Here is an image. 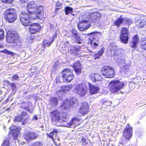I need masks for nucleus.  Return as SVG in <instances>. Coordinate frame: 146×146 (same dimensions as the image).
Here are the masks:
<instances>
[{"mask_svg":"<svg viewBox=\"0 0 146 146\" xmlns=\"http://www.w3.org/2000/svg\"><path fill=\"white\" fill-rule=\"evenodd\" d=\"M3 52L8 54L11 55V56H13L14 54L13 52H11L9 50L5 49L4 50Z\"/></svg>","mask_w":146,"mask_h":146,"instance_id":"46","label":"nucleus"},{"mask_svg":"<svg viewBox=\"0 0 146 146\" xmlns=\"http://www.w3.org/2000/svg\"><path fill=\"white\" fill-rule=\"evenodd\" d=\"M7 103V102L5 100V101H4L3 102V104H6Z\"/></svg>","mask_w":146,"mask_h":146,"instance_id":"62","label":"nucleus"},{"mask_svg":"<svg viewBox=\"0 0 146 146\" xmlns=\"http://www.w3.org/2000/svg\"><path fill=\"white\" fill-rule=\"evenodd\" d=\"M77 121V118L75 117L72 119L70 121L67 123L66 125H63L62 124H61L60 125H58L59 126H62L63 125L64 127H69L72 125L75 121Z\"/></svg>","mask_w":146,"mask_h":146,"instance_id":"31","label":"nucleus"},{"mask_svg":"<svg viewBox=\"0 0 146 146\" xmlns=\"http://www.w3.org/2000/svg\"><path fill=\"white\" fill-rule=\"evenodd\" d=\"M130 63L126 64L123 66L122 68L123 70L125 72H126L128 71L129 69L130 68Z\"/></svg>","mask_w":146,"mask_h":146,"instance_id":"38","label":"nucleus"},{"mask_svg":"<svg viewBox=\"0 0 146 146\" xmlns=\"http://www.w3.org/2000/svg\"><path fill=\"white\" fill-rule=\"evenodd\" d=\"M9 129H10L9 131V133L12 135L14 139H17L21 128L16 126L12 125L9 128Z\"/></svg>","mask_w":146,"mask_h":146,"instance_id":"15","label":"nucleus"},{"mask_svg":"<svg viewBox=\"0 0 146 146\" xmlns=\"http://www.w3.org/2000/svg\"><path fill=\"white\" fill-rule=\"evenodd\" d=\"M122 54V53L120 49H118L114 51L113 57L115 61L117 62L118 64H123L125 62L124 58L121 56Z\"/></svg>","mask_w":146,"mask_h":146,"instance_id":"8","label":"nucleus"},{"mask_svg":"<svg viewBox=\"0 0 146 146\" xmlns=\"http://www.w3.org/2000/svg\"><path fill=\"white\" fill-rule=\"evenodd\" d=\"M87 86L85 84H83L77 85L75 88L76 92L81 96L85 95L87 93Z\"/></svg>","mask_w":146,"mask_h":146,"instance_id":"11","label":"nucleus"},{"mask_svg":"<svg viewBox=\"0 0 146 146\" xmlns=\"http://www.w3.org/2000/svg\"><path fill=\"white\" fill-rule=\"evenodd\" d=\"M72 70L69 68H66L62 72V76L65 79V81L70 82L74 78V75Z\"/></svg>","mask_w":146,"mask_h":146,"instance_id":"9","label":"nucleus"},{"mask_svg":"<svg viewBox=\"0 0 146 146\" xmlns=\"http://www.w3.org/2000/svg\"><path fill=\"white\" fill-rule=\"evenodd\" d=\"M38 119V117L36 115H35L33 118V120H37Z\"/></svg>","mask_w":146,"mask_h":146,"instance_id":"58","label":"nucleus"},{"mask_svg":"<svg viewBox=\"0 0 146 146\" xmlns=\"http://www.w3.org/2000/svg\"><path fill=\"white\" fill-rule=\"evenodd\" d=\"M124 22H126L128 25H131L133 21L131 19L128 18H124Z\"/></svg>","mask_w":146,"mask_h":146,"instance_id":"43","label":"nucleus"},{"mask_svg":"<svg viewBox=\"0 0 146 146\" xmlns=\"http://www.w3.org/2000/svg\"><path fill=\"white\" fill-rule=\"evenodd\" d=\"M89 106L86 102H84L82 104L79 110V112L82 115L87 114L89 111Z\"/></svg>","mask_w":146,"mask_h":146,"instance_id":"18","label":"nucleus"},{"mask_svg":"<svg viewBox=\"0 0 146 146\" xmlns=\"http://www.w3.org/2000/svg\"><path fill=\"white\" fill-rule=\"evenodd\" d=\"M64 10L66 14L68 15L69 13H72L73 9L70 7L67 6L65 7Z\"/></svg>","mask_w":146,"mask_h":146,"instance_id":"36","label":"nucleus"},{"mask_svg":"<svg viewBox=\"0 0 146 146\" xmlns=\"http://www.w3.org/2000/svg\"><path fill=\"white\" fill-rule=\"evenodd\" d=\"M12 95L11 94H10V95H9V97L7 98V99L6 100V101L8 103V102L9 101V97H10L11 95Z\"/></svg>","mask_w":146,"mask_h":146,"instance_id":"61","label":"nucleus"},{"mask_svg":"<svg viewBox=\"0 0 146 146\" xmlns=\"http://www.w3.org/2000/svg\"><path fill=\"white\" fill-rule=\"evenodd\" d=\"M37 7V4L34 1L29 2L27 6V10L29 13H32V12L35 11Z\"/></svg>","mask_w":146,"mask_h":146,"instance_id":"19","label":"nucleus"},{"mask_svg":"<svg viewBox=\"0 0 146 146\" xmlns=\"http://www.w3.org/2000/svg\"><path fill=\"white\" fill-rule=\"evenodd\" d=\"M124 18H122L121 17L118 18L114 22L115 25L119 27L122 22L124 21Z\"/></svg>","mask_w":146,"mask_h":146,"instance_id":"32","label":"nucleus"},{"mask_svg":"<svg viewBox=\"0 0 146 146\" xmlns=\"http://www.w3.org/2000/svg\"><path fill=\"white\" fill-rule=\"evenodd\" d=\"M74 71L76 72V74L77 75H79L81 73L82 68L74 69Z\"/></svg>","mask_w":146,"mask_h":146,"instance_id":"45","label":"nucleus"},{"mask_svg":"<svg viewBox=\"0 0 146 146\" xmlns=\"http://www.w3.org/2000/svg\"><path fill=\"white\" fill-rule=\"evenodd\" d=\"M129 124L128 123L126 125V128H125L123 131V136L126 139H123L121 138L120 143L122 145H124L127 141H129L132 136V128L131 127H129Z\"/></svg>","mask_w":146,"mask_h":146,"instance_id":"4","label":"nucleus"},{"mask_svg":"<svg viewBox=\"0 0 146 146\" xmlns=\"http://www.w3.org/2000/svg\"><path fill=\"white\" fill-rule=\"evenodd\" d=\"M20 1L22 2L25 3L27 2L28 0H20Z\"/></svg>","mask_w":146,"mask_h":146,"instance_id":"60","label":"nucleus"},{"mask_svg":"<svg viewBox=\"0 0 146 146\" xmlns=\"http://www.w3.org/2000/svg\"><path fill=\"white\" fill-rule=\"evenodd\" d=\"M56 9H61L62 7V4L60 2H57L56 4Z\"/></svg>","mask_w":146,"mask_h":146,"instance_id":"47","label":"nucleus"},{"mask_svg":"<svg viewBox=\"0 0 146 146\" xmlns=\"http://www.w3.org/2000/svg\"><path fill=\"white\" fill-rule=\"evenodd\" d=\"M110 90L113 93H116L123 88L125 86L123 82L117 80H112L110 82Z\"/></svg>","mask_w":146,"mask_h":146,"instance_id":"3","label":"nucleus"},{"mask_svg":"<svg viewBox=\"0 0 146 146\" xmlns=\"http://www.w3.org/2000/svg\"><path fill=\"white\" fill-rule=\"evenodd\" d=\"M29 13L31 14V17L33 19H38L41 20L44 17V14L42 12L39 13L36 11H33L32 13Z\"/></svg>","mask_w":146,"mask_h":146,"instance_id":"21","label":"nucleus"},{"mask_svg":"<svg viewBox=\"0 0 146 146\" xmlns=\"http://www.w3.org/2000/svg\"><path fill=\"white\" fill-rule=\"evenodd\" d=\"M28 106H29L27 104L23 102L20 104L19 106L20 108L26 110L28 109Z\"/></svg>","mask_w":146,"mask_h":146,"instance_id":"41","label":"nucleus"},{"mask_svg":"<svg viewBox=\"0 0 146 146\" xmlns=\"http://www.w3.org/2000/svg\"><path fill=\"white\" fill-rule=\"evenodd\" d=\"M29 116L25 111H23L20 115L17 116L14 119L15 121L27 122Z\"/></svg>","mask_w":146,"mask_h":146,"instance_id":"13","label":"nucleus"},{"mask_svg":"<svg viewBox=\"0 0 146 146\" xmlns=\"http://www.w3.org/2000/svg\"><path fill=\"white\" fill-rule=\"evenodd\" d=\"M24 143V142H22L20 143V144L22 145H23Z\"/></svg>","mask_w":146,"mask_h":146,"instance_id":"64","label":"nucleus"},{"mask_svg":"<svg viewBox=\"0 0 146 146\" xmlns=\"http://www.w3.org/2000/svg\"><path fill=\"white\" fill-rule=\"evenodd\" d=\"M50 116L52 123L54 125H60L62 123V120L61 119L60 114L57 110H54L51 112Z\"/></svg>","mask_w":146,"mask_h":146,"instance_id":"6","label":"nucleus"},{"mask_svg":"<svg viewBox=\"0 0 146 146\" xmlns=\"http://www.w3.org/2000/svg\"><path fill=\"white\" fill-rule=\"evenodd\" d=\"M6 38L8 43H13V46H16L17 48L22 46L19 41L18 35L17 33L11 31H8Z\"/></svg>","mask_w":146,"mask_h":146,"instance_id":"1","label":"nucleus"},{"mask_svg":"<svg viewBox=\"0 0 146 146\" xmlns=\"http://www.w3.org/2000/svg\"><path fill=\"white\" fill-rule=\"evenodd\" d=\"M62 123L64 121H67L69 119L68 116V115L67 113H62Z\"/></svg>","mask_w":146,"mask_h":146,"instance_id":"34","label":"nucleus"},{"mask_svg":"<svg viewBox=\"0 0 146 146\" xmlns=\"http://www.w3.org/2000/svg\"><path fill=\"white\" fill-rule=\"evenodd\" d=\"M7 84L10 86L12 92L11 94L12 95H13L15 94L17 90V87L15 83H11L9 81H7Z\"/></svg>","mask_w":146,"mask_h":146,"instance_id":"29","label":"nucleus"},{"mask_svg":"<svg viewBox=\"0 0 146 146\" xmlns=\"http://www.w3.org/2000/svg\"><path fill=\"white\" fill-rule=\"evenodd\" d=\"M2 2L6 3H11L13 1V0H1Z\"/></svg>","mask_w":146,"mask_h":146,"instance_id":"54","label":"nucleus"},{"mask_svg":"<svg viewBox=\"0 0 146 146\" xmlns=\"http://www.w3.org/2000/svg\"><path fill=\"white\" fill-rule=\"evenodd\" d=\"M42 145L41 142L38 141L33 143L31 146H41Z\"/></svg>","mask_w":146,"mask_h":146,"instance_id":"50","label":"nucleus"},{"mask_svg":"<svg viewBox=\"0 0 146 146\" xmlns=\"http://www.w3.org/2000/svg\"><path fill=\"white\" fill-rule=\"evenodd\" d=\"M90 22L87 20H82L80 21L78 24V29L81 31H83L88 29L90 26Z\"/></svg>","mask_w":146,"mask_h":146,"instance_id":"12","label":"nucleus"},{"mask_svg":"<svg viewBox=\"0 0 146 146\" xmlns=\"http://www.w3.org/2000/svg\"><path fill=\"white\" fill-rule=\"evenodd\" d=\"M118 50L117 49V47L115 45H112L111 48L110 49V50L111 52L115 51L116 50Z\"/></svg>","mask_w":146,"mask_h":146,"instance_id":"51","label":"nucleus"},{"mask_svg":"<svg viewBox=\"0 0 146 146\" xmlns=\"http://www.w3.org/2000/svg\"><path fill=\"white\" fill-rule=\"evenodd\" d=\"M139 39L137 35L134 36L132 38L131 43V47L133 48L136 47L138 45L139 42Z\"/></svg>","mask_w":146,"mask_h":146,"instance_id":"23","label":"nucleus"},{"mask_svg":"<svg viewBox=\"0 0 146 146\" xmlns=\"http://www.w3.org/2000/svg\"><path fill=\"white\" fill-rule=\"evenodd\" d=\"M5 19L8 22H14L17 19V15L16 10L13 8L6 9L4 13Z\"/></svg>","mask_w":146,"mask_h":146,"instance_id":"2","label":"nucleus"},{"mask_svg":"<svg viewBox=\"0 0 146 146\" xmlns=\"http://www.w3.org/2000/svg\"><path fill=\"white\" fill-rule=\"evenodd\" d=\"M30 25L29 30L31 34H35L40 30V26L38 23H31Z\"/></svg>","mask_w":146,"mask_h":146,"instance_id":"17","label":"nucleus"},{"mask_svg":"<svg viewBox=\"0 0 146 146\" xmlns=\"http://www.w3.org/2000/svg\"><path fill=\"white\" fill-rule=\"evenodd\" d=\"M58 101V99L55 97H52L50 99V104L53 105H57Z\"/></svg>","mask_w":146,"mask_h":146,"instance_id":"35","label":"nucleus"},{"mask_svg":"<svg viewBox=\"0 0 146 146\" xmlns=\"http://www.w3.org/2000/svg\"><path fill=\"white\" fill-rule=\"evenodd\" d=\"M101 74L106 78H111L115 75V71L112 67L105 66L102 68Z\"/></svg>","mask_w":146,"mask_h":146,"instance_id":"5","label":"nucleus"},{"mask_svg":"<svg viewBox=\"0 0 146 146\" xmlns=\"http://www.w3.org/2000/svg\"><path fill=\"white\" fill-rule=\"evenodd\" d=\"M39 135L38 134L37 132H30L25 133L23 137L27 141H31L36 139Z\"/></svg>","mask_w":146,"mask_h":146,"instance_id":"16","label":"nucleus"},{"mask_svg":"<svg viewBox=\"0 0 146 146\" xmlns=\"http://www.w3.org/2000/svg\"><path fill=\"white\" fill-rule=\"evenodd\" d=\"M57 131L56 129H54L50 133H47L46 135L49 137L52 138L53 141H54L56 138L57 139L58 138V135L57 134Z\"/></svg>","mask_w":146,"mask_h":146,"instance_id":"27","label":"nucleus"},{"mask_svg":"<svg viewBox=\"0 0 146 146\" xmlns=\"http://www.w3.org/2000/svg\"><path fill=\"white\" fill-rule=\"evenodd\" d=\"M100 14L97 12H94L91 14L90 20L92 22H95L96 20L99 18Z\"/></svg>","mask_w":146,"mask_h":146,"instance_id":"28","label":"nucleus"},{"mask_svg":"<svg viewBox=\"0 0 146 146\" xmlns=\"http://www.w3.org/2000/svg\"><path fill=\"white\" fill-rule=\"evenodd\" d=\"M105 48L102 47L101 49L98 51L97 52H95L94 53V58L95 59H98L100 58V57L102 55L104 52Z\"/></svg>","mask_w":146,"mask_h":146,"instance_id":"30","label":"nucleus"},{"mask_svg":"<svg viewBox=\"0 0 146 146\" xmlns=\"http://www.w3.org/2000/svg\"><path fill=\"white\" fill-rule=\"evenodd\" d=\"M81 65L80 61H77L74 63L73 65V68L74 69L81 68Z\"/></svg>","mask_w":146,"mask_h":146,"instance_id":"37","label":"nucleus"},{"mask_svg":"<svg viewBox=\"0 0 146 146\" xmlns=\"http://www.w3.org/2000/svg\"><path fill=\"white\" fill-rule=\"evenodd\" d=\"M128 31L127 29L123 28L121 31L120 38L121 42L124 43L126 44L128 40Z\"/></svg>","mask_w":146,"mask_h":146,"instance_id":"14","label":"nucleus"},{"mask_svg":"<svg viewBox=\"0 0 146 146\" xmlns=\"http://www.w3.org/2000/svg\"><path fill=\"white\" fill-rule=\"evenodd\" d=\"M69 43V41H67L65 43V44L66 45L67 44H68Z\"/></svg>","mask_w":146,"mask_h":146,"instance_id":"63","label":"nucleus"},{"mask_svg":"<svg viewBox=\"0 0 146 146\" xmlns=\"http://www.w3.org/2000/svg\"><path fill=\"white\" fill-rule=\"evenodd\" d=\"M52 42L49 41V42H47L46 40H44L43 42V43L44 44L46 45V46L48 47L52 43Z\"/></svg>","mask_w":146,"mask_h":146,"instance_id":"49","label":"nucleus"},{"mask_svg":"<svg viewBox=\"0 0 146 146\" xmlns=\"http://www.w3.org/2000/svg\"><path fill=\"white\" fill-rule=\"evenodd\" d=\"M137 25L140 28L143 27L146 24V22L144 20H140Z\"/></svg>","mask_w":146,"mask_h":146,"instance_id":"39","label":"nucleus"},{"mask_svg":"<svg viewBox=\"0 0 146 146\" xmlns=\"http://www.w3.org/2000/svg\"><path fill=\"white\" fill-rule=\"evenodd\" d=\"M26 40L27 42H31L33 41L32 38L31 36L29 37L27 36L26 37Z\"/></svg>","mask_w":146,"mask_h":146,"instance_id":"53","label":"nucleus"},{"mask_svg":"<svg viewBox=\"0 0 146 146\" xmlns=\"http://www.w3.org/2000/svg\"><path fill=\"white\" fill-rule=\"evenodd\" d=\"M13 81L14 80H19V77L17 74H15L11 77Z\"/></svg>","mask_w":146,"mask_h":146,"instance_id":"52","label":"nucleus"},{"mask_svg":"<svg viewBox=\"0 0 146 146\" xmlns=\"http://www.w3.org/2000/svg\"><path fill=\"white\" fill-rule=\"evenodd\" d=\"M72 88V86L70 85H68L64 87V91H69Z\"/></svg>","mask_w":146,"mask_h":146,"instance_id":"48","label":"nucleus"},{"mask_svg":"<svg viewBox=\"0 0 146 146\" xmlns=\"http://www.w3.org/2000/svg\"><path fill=\"white\" fill-rule=\"evenodd\" d=\"M71 32L72 36L76 39V42L79 44L82 43V40L80 39V37L78 34L77 31L74 29H72L71 30Z\"/></svg>","mask_w":146,"mask_h":146,"instance_id":"20","label":"nucleus"},{"mask_svg":"<svg viewBox=\"0 0 146 146\" xmlns=\"http://www.w3.org/2000/svg\"><path fill=\"white\" fill-rule=\"evenodd\" d=\"M89 86L90 93L91 94H96L99 89L98 87L92 85L90 83H89Z\"/></svg>","mask_w":146,"mask_h":146,"instance_id":"26","label":"nucleus"},{"mask_svg":"<svg viewBox=\"0 0 146 146\" xmlns=\"http://www.w3.org/2000/svg\"><path fill=\"white\" fill-rule=\"evenodd\" d=\"M56 34L53 35L52 36V37L53 39L52 42H53V41L56 38Z\"/></svg>","mask_w":146,"mask_h":146,"instance_id":"59","label":"nucleus"},{"mask_svg":"<svg viewBox=\"0 0 146 146\" xmlns=\"http://www.w3.org/2000/svg\"><path fill=\"white\" fill-rule=\"evenodd\" d=\"M98 33L97 31H94L87 34L88 35L90 36V44L91 45L92 48L94 49L96 48L98 45V40L95 39L96 37V35Z\"/></svg>","mask_w":146,"mask_h":146,"instance_id":"10","label":"nucleus"},{"mask_svg":"<svg viewBox=\"0 0 146 146\" xmlns=\"http://www.w3.org/2000/svg\"><path fill=\"white\" fill-rule=\"evenodd\" d=\"M140 46L143 49L146 50V37H143L141 39Z\"/></svg>","mask_w":146,"mask_h":146,"instance_id":"33","label":"nucleus"},{"mask_svg":"<svg viewBox=\"0 0 146 146\" xmlns=\"http://www.w3.org/2000/svg\"><path fill=\"white\" fill-rule=\"evenodd\" d=\"M74 103L73 99H66L64 100L62 105L66 108L71 106Z\"/></svg>","mask_w":146,"mask_h":146,"instance_id":"22","label":"nucleus"},{"mask_svg":"<svg viewBox=\"0 0 146 146\" xmlns=\"http://www.w3.org/2000/svg\"><path fill=\"white\" fill-rule=\"evenodd\" d=\"M43 6L42 5H40L38 7L37 6L36 10H35V11H36L39 13L42 12L43 14Z\"/></svg>","mask_w":146,"mask_h":146,"instance_id":"42","label":"nucleus"},{"mask_svg":"<svg viewBox=\"0 0 146 146\" xmlns=\"http://www.w3.org/2000/svg\"><path fill=\"white\" fill-rule=\"evenodd\" d=\"M104 104L108 106H111V102L110 101H104Z\"/></svg>","mask_w":146,"mask_h":146,"instance_id":"56","label":"nucleus"},{"mask_svg":"<svg viewBox=\"0 0 146 146\" xmlns=\"http://www.w3.org/2000/svg\"><path fill=\"white\" fill-rule=\"evenodd\" d=\"M28 109H27L26 110H28V111L30 113H33V109L31 108V109H30V108L29 107V106H28Z\"/></svg>","mask_w":146,"mask_h":146,"instance_id":"57","label":"nucleus"},{"mask_svg":"<svg viewBox=\"0 0 146 146\" xmlns=\"http://www.w3.org/2000/svg\"><path fill=\"white\" fill-rule=\"evenodd\" d=\"M30 15L27 13L22 12L19 15V19L20 22L24 26H28L31 23L29 17Z\"/></svg>","mask_w":146,"mask_h":146,"instance_id":"7","label":"nucleus"},{"mask_svg":"<svg viewBox=\"0 0 146 146\" xmlns=\"http://www.w3.org/2000/svg\"><path fill=\"white\" fill-rule=\"evenodd\" d=\"M10 141L7 138H5L4 140L2 146H9Z\"/></svg>","mask_w":146,"mask_h":146,"instance_id":"40","label":"nucleus"},{"mask_svg":"<svg viewBox=\"0 0 146 146\" xmlns=\"http://www.w3.org/2000/svg\"><path fill=\"white\" fill-rule=\"evenodd\" d=\"M70 50L74 55L78 56V52L80 50V47L78 45H74L70 47Z\"/></svg>","mask_w":146,"mask_h":146,"instance_id":"25","label":"nucleus"},{"mask_svg":"<svg viewBox=\"0 0 146 146\" xmlns=\"http://www.w3.org/2000/svg\"><path fill=\"white\" fill-rule=\"evenodd\" d=\"M81 142L83 143V145H86L88 144V142L86 141V140L83 137H82L81 139Z\"/></svg>","mask_w":146,"mask_h":146,"instance_id":"55","label":"nucleus"},{"mask_svg":"<svg viewBox=\"0 0 146 146\" xmlns=\"http://www.w3.org/2000/svg\"><path fill=\"white\" fill-rule=\"evenodd\" d=\"M90 79L92 81L96 82L100 81L102 79V77L97 73L93 74L91 75Z\"/></svg>","mask_w":146,"mask_h":146,"instance_id":"24","label":"nucleus"},{"mask_svg":"<svg viewBox=\"0 0 146 146\" xmlns=\"http://www.w3.org/2000/svg\"><path fill=\"white\" fill-rule=\"evenodd\" d=\"M4 31L2 29H0V40L4 38Z\"/></svg>","mask_w":146,"mask_h":146,"instance_id":"44","label":"nucleus"}]
</instances>
